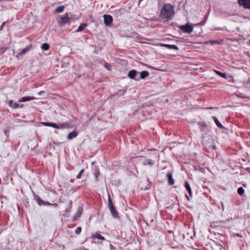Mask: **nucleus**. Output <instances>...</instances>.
I'll use <instances>...</instances> for the list:
<instances>
[{
	"mask_svg": "<svg viewBox=\"0 0 250 250\" xmlns=\"http://www.w3.org/2000/svg\"><path fill=\"white\" fill-rule=\"evenodd\" d=\"M174 15V7L170 4H164L162 8L159 17L165 21H168L171 20Z\"/></svg>",
	"mask_w": 250,
	"mask_h": 250,
	"instance_id": "1",
	"label": "nucleus"
},
{
	"mask_svg": "<svg viewBox=\"0 0 250 250\" xmlns=\"http://www.w3.org/2000/svg\"><path fill=\"white\" fill-rule=\"evenodd\" d=\"M41 124L44 126H51L57 129H61L68 128L69 126V124L67 123H61L58 125H56V124L53 123L41 122Z\"/></svg>",
	"mask_w": 250,
	"mask_h": 250,
	"instance_id": "2",
	"label": "nucleus"
},
{
	"mask_svg": "<svg viewBox=\"0 0 250 250\" xmlns=\"http://www.w3.org/2000/svg\"><path fill=\"white\" fill-rule=\"evenodd\" d=\"M193 27L192 24L187 23L185 25H181L180 29L183 32L189 34L192 32Z\"/></svg>",
	"mask_w": 250,
	"mask_h": 250,
	"instance_id": "3",
	"label": "nucleus"
},
{
	"mask_svg": "<svg viewBox=\"0 0 250 250\" xmlns=\"http://www.w3.org/2000/svg\"><path fill=\"white\" fill-rule=\"evenodd\" d=\"M104 24L106 26L110 27L112 25L113 18L110 15L105 14L103 16Z\"/></svg>",
	"mask_w": 250,
	"mask_h": 250,
	"instance_id": "4",
	"label": "nucleus"
},
{
	"mask_svg": "<svg viewBox=\"0 0 250 250\" xmlns=\"http://www.w3.org/2000/svg\"><path fill=\"white\" fill-rule=\"evenodd\" d=\"M138 72L135 70H131L128 73V77L131 79H134L136 81H139V76L137 75Z\"/></svg>",
	"mask_w": 250,
	"mask_h": 250,
	"instance_id": "5",
	"label": "nucleus"
},
{
	"mask_svg": "<svg viewBox=\"0 0 250 250\" xmlns=\"http://www.w3.org/2000/svg\"><path fill=\"white\" fill-rule=\"evenodd\" d=\"M70 22V18L68 17V15L67 14H65L64 15L62 16L61 20L58 21V23L60 25L69 23Z\"/></svg>",
	"mask_w": 250,
	"mask_h": 250,
	"instance_id": "6",
	"label": "nucleus"
},
{
	"mask_svg": "<svg viewBox=\"0 0 250 250\" xmlns=\"http://www.w3.org/2000/svg\"><path fill=\"white\" fill-rule=\"evenodd\" d=\"M34 199L38 203V204L40 205H45V206H52L54 205V204H52L51 203H49L47 202H45V201L42 200L39 196H35Z\"/></svg>",
	"mask_w": 250,
	"mask_h": 250,
	"instance_id": "7",
	"label": "nucleus"
},
{
	"mask_svg": "<svg viewBox=\"0 0 250 250\" xmlns=\"http://www.w3.org/2000/svg\"><path fill=\"white\" fill-rule=\"evenodd\" d=\"M238 2L240 5L250 9V0H238Z\"/></svg>",
	"mask_w": 250,
	"mask_h": 250,
	"instance_id": "8",
	"label": "nucleus"
},
{
	"mask_svg": "<svg viewBox=\"0 0 250 250\" xmlns=\"http://www.w3.org/2000/svg\"><path fill=\"white\" fill-rule=\"evenodd\" d=\"M78 135V132L76 130H73L72 132L69 133L67 136L68 140H71L75 137H76Z\"/></svg>",
	"mask_w": 250,
	"mask_h": 250,
	"instance_id": "9",
	"label": "nucleus"
},
{
	"mask_svg": "<svg viewBox=\"0 0 250 250\" xmlns=\"http://www.w3.org/2000/svg\"><path fill=\"white\" fill-rule=\"evenodd\" d=\"M111 213L112 215L115 217L117 218L118 217V213L116 210L115 207L114 206L108 208Z\"/></svg>",
	"mask_w": 250,
	"mask_h": 250,
	"instance_id": "10",
	"label": "nucleus"
},
{
	"mask_svg": "<svg viewBox=\"0 0 250 250\" xmlns=\"http://www.w3.org/2000/svg\"><path fill=\"white\" fill-rule=\"evenodd\" d=\"M35 99L34 97L30 96L24 97L19 100V103L25 102Z\"/></svg>",
	"mask_w": 250,
	"mask_h": 250,
	"instance_id": "11",
	"label": "nucleus"
},
{
	"mask_svg": "<svg viewBox=\"0 0 250 250\" xmlns=\"http://www.w3.org/2000/svg\"><path fill=\"white\" fill-rule=\"evenodd\" d=\"M162 46H163L168 49H174V50H179L178 47L175 45L164 44H162Z\"/></svg>",
	"mask_w": 250,
	"mask_h": 250,
	"instance_id": "12",
	"label": "nucleus"
},
{
	"mask_svg": "<svg viewBox=\"0 0 250 250\" xmlns=\"http://www.w3.org/2000/svg\"><path fill=\"white\" fill-rule=\"evenodd\" d=\"M167 176L169 184L170 185H173L174 184L175 181L173 178L172 174L171 172H168Z\"/></svg>",
	"mask_w": 250,
	"mask_h": 250,
	"instance_id": "13",
	"label": "nucleus"
},
{
	"mask_svg": "<svg viewBox=\"0 0 250 250\" xmlns=\"http://www.w3.org/2000/svg\"><path fill=\"white\" fill-rule=\"evenodd\" d=\"M93 174L95 177V180L98 181V176L100 174L99 170L97 167L93 168Z\"/></svg>",
	"mask_w": 250,
	"mask_h": 250,
	"instance_id": "14",
	"label": "nucleus"
},
{
	"mask_svg": "<svg viewBox=\"0 0 250 250\" xmlns=\"http://www.w3.org/2000/svg\"><path fill=\"white\" fill-rule=\"evenodd\" d=\"M8 104L9 106L14 109L17 108L20 106L18 104L14 103L12 100L9 101Z\"/></svg>",
	"mask_w": 250,
	"mask_h": 250,
	"instance_id": "15",
	"label": "nucleus"
},
{
	"mask_svg": "<svg viewBox=\"0 0 250 250\" xmlns=\"http://www.w3.org/2000/svg\"><path fill=\"white\" fill-rule=\"evenodd\" d=\"M82 210L81 208H79L78 210L77 213L74 216V217L73 218V221H76L78 219V218L81 216V215H82Z\"/></svg>",
	"mask_w": 250,
	"mask_h": 250,
	"instance_id": "16",
	"label": "nucleus"
},
{
	"mask_svg": "<svg viewBox=\"0 0 250 250\" xmlns=\"http://www.w3.org/2000/svg\"><path fill=\"white\" fill-rule=\"evenodd\" d=\"M148 72L146 71H143L140 73V76H139V80L141 79H144L149 75Z\"/></svg>",
	"mask_w": 250,
	"mask_h": 250,
	"instance_id": "17",
	"label": "nucleus"
},
{
	"mask_svg": "<svg viewBox=\"0 0 250 250\" xmlns=\"http://www.w3.org/2000/svg\"><path fill=\"white\" fill-rule=\"evenodd\" d=\"M87 25L86 23H81L78 27V29L76 30V32H79L82 31L87 26Z\"/></svg>",
	"mask_w": 250,
	"mask_h": 250,
	"instance_id": "18",
	"label": "nucleus"
},
{
	"mask_svg": "<svg viewBox=\"0 0 250 250\" xmlns=\"http://www.w3.org/2000/svg\"><path fill=\"white\" fill-rule=\"evenodd\" d=\"M92 236L93 238L94 239H100L102 240H105V238H104V237H103V236H102L101 235H100V234H99L98 233H94V234H92Z\"/></svg>",
	"mask_w": 250,
	"mask_h": 250,
	"instance_id": "19",
	"label": "nucleus"
},
{
	"mask_svg": "<svg viewBox=\"0 0 250 250\" xmlns=\"http://www.w3.org/2000/svg\"><path fill=\"white\" fill-rule=\"evenodd\" d=\"M185 188L188 191L190 196H192V190L189 183L188 182L185 183Z\"/></svg>",
	"mask_w": 250,
	"mask_h": 250,
	"instance_id": "20",
	"label": "nucleus"
},
{
	"mask_svg": "<svg viewBox=\"0 0 250 250\" xmlns=\"http://www.w3.org/2000/svg\"><path fill=\"white\" fill-rule=\"evenodd\" d=\"M212 119H213L214 121L215 122L216 125L220 128H223L224 126L222 125L219 122V121L218 120L217 118L214 116L212 117Z\"/></svg>",
	"mask_w": 250,
	"mask_h": 250,
	"instance_id": "21",
	"label": "nucleus"
},
{
	"mask_svg": "<svg viewBox=\"0 0 250 250\" xmlns=\"http://www.w3.org/2000/svg\"><path fill=\"white\" fill-rule=\"evenodd\" d=\"M143 163L144 165H148L152 166L154 164V162L151 159H145V160H144V161H143Z\"/></svg>",
	"mask_w": 250,
	"mask_h": 250,
	"instance_id": "22",
	"label": "nucleus"
},
{
	"mask_svg": "<svg viewBox=\"0 0 250 250\" xmlns=\"http://www.w3.org/2000/svg\"><path fill=\"white\" fill-rule=\"evenodd\" d=\"M28 48H25L23 49L20 52L18 53L17 54V57L18 58L23 55L25 54L28 51Z\"/></svg>",
	"mask_w": 250,
	"mask_h": 250,
	"instance_id": "23",
	"label": "nucleus"
},
{
	"mask_svg": "<svg viewBox=\"0 0 250 250\" xmlns=\"http://www.w3.org/2000/svg\"><path fill=\"white\" fill-rule=\"evenodd\" d=\"M198 125L200 126V128L202 130H204L207 127V125L205 122H200Z\"/></svg>",
	"mask_w": 250,
	"mask_h": 250,
	"instance_id": "24",
	"label": "nucleus"
},
{
	"mask_svg": "<svg viewBox=\"0 0 250 250\" xmlns=\"http://www.w3.org/2000/svg\"><path fill=\"white\" fill-rule=\"evenodd\" d=\"M64 6H60L56 8L55 11L56 12L60 13L62 12L64 10Z\"/></svg>",
	"mask_w": 250,
	"mask_h": 250,
	"instance_id": "25",
	"label": "nucleus"
},
{
	"mask_svg": "<svg viewBox=\"0 0 250 250\" xmlns=\"http://www.w3.org/2000/svg\"><path fill=\"white\" fill-rule=\"evenodd\" d=\"M49 45L47 43H43L41 46V48L44 51H46L49 49Z\"/></svg>",
	"mask_w": 250,
	"mask_h": 250,
	"instance_id": "26",
	"label": "nucleus"
},
{
	"mask_svg": "<svg viewBox=\"0 0 250 250\" xmlns=\"http://www.w3.org/2000/svg\"><path fill=\"white\" fill-rule=\"evenodd\" d=\"M113 206H114L112 203L111 197H110V195L108 194V208H110V207H112Z\"/></svg>",
	"mask_w": 250,
	"mask_h": 250,
	"instance_id": "27",
	"label": "nucleus"
},
{
	"mask_svg": "<svg viewBox=\"0 0 250 250\" xmlns=\"http://www.w3.org/2000/svg\"><path fill=\"white\" fill-rule=\"evenodd\" d=\"M113 206H114L112 203L111 197H110V195L108 194V208H110V207H112Z\"/></svg>",
	"mask_w": 250,
	"mask_h": 250,
	"instance_id": "28",
	"label": "nucleus"
},
{
	"mask_svg": "<svg viewBox=\"0 0 250 250\" xmlns=\"http://www.w3.org/2000/svg\"><path fill=\"white\" fill-rule=\"evenodd\" d=\"M214 71L216 73V74H217L218 75H219L223 78H226V75L225 73H222L217 70H215Z\"/></svg>",
	"mask_w": 250,
	"mask_h": 250,
	"instance_id": "29",
	"label": "nucleus"
},
{
	"mask_svg": "<svg viewBox=\"0 0 250 250\" xmlns=\"http://www.w3.org/2000/svg\"><path fill=\"white\" fill-rule=\"evenodd\" d=\"M244 189L242 187H240L237 189V192L240 195H242L244 193Z\"/></svg>",
	"mask_w": 250,
	"mask_h": 250,
	"instance_id": "30",
	"label": "nucleus"
},
{
	"mask_svg": "<svg viewBox=\"0 0 250 250\" xmlns=\"http://www.w3.org/2000/svg\"><path fill=\"white\" fill-rule=\"evenodd\" d=\"M209 43L211 45H213L214 44H219L221 43L220 42L218 41H209L207 42V43Z\"/></svg>",
	"mask_w": 250,
	"mask_h": 250,
	"instance_id": "31",
	"label": "nucleus"
},
{
	"mask_svg": "<svg viewBox=\"0 0 250 250\" xmlns=\"http://www.w3.org/2000/svg\"><path fill=\"white\" fill-rule=\"evenodd\" d=\"M83 171H84V169H82V170H81V171L79 172V174H78V175L76 177V178L77 179H79L81 178V176H82L83 173Z\"/></svg>",
	"mask_w": 250,
	"mask_h": 250,
	"instance_id": "32",
	"label": "nucleus"
},
{
	"mask_svg": "<svg viewBox=\"0 0 250 250\" xmlns=\"http://www.w3.org/2000/svg\"><path fill=\"white\" fill-rule=\"evenodd\" d=\"M7 48L5 47H0V54H3L6 51Z\"/></svg>",
	"mask_w": 250,
	"mask_h": 250,
	"instance_id": "33",
	"label": "nucleus"
},
{
	"mask_svg": "<svg viewBox=\"0 0 250 250\" xmlns=\"http://www.w3.org/2000/svg\"><path fill=\"white\" fill-rule=\"evenodd\" d=\"M82 231V229L81 227H78L75 230V233L77 234H79Z\"/></svg>",
	"mask_w": 250,
	"mask_h": 250,
	"instance_id": "34",
	"label": "nucleus"
},
{
	"mask_svg": "<svg viewBox=\"0 0 250 250\" xmlns=\"http://www.w3.org/2000/svg\"><path fill=\"white\" fill-rule=\"evenodd\" d=\"M104 67L108 70H110V68L111 67V65L109 63L107 62H105L104 65Z\"/></svg>",
	"mask_w": 250,
	"mask_h": 250,
	"instance_id": "35",
	"label": "nucleus"
},
{
	"mask_svg": "<svg viewBox=\"0 0 250 250\" xmlns=\"http://www.w3.org/2000/svg\"><path fill=\"white\" fill-rule=\"evenodd\" d=\"M4 133H5V135L6 136V137H8L9 136V132L8 131L5 130L4 131Z\"/></svg>",
	"mask_w": 250,
	"mask_h": 250,
	"instance_id": "36",
	"label": "nucleus"
},
{
	"mask_svg": "<svg viewBox=\"0 0 250 250\" xmlns=\"http://www.w3.org/2000/svg\"><path fill=\"white\" fill-rule=\"evenodd\" d=\"M5 23V22H3L2 24L0 26V30L2 29Z\"/></svg>",
	"mask_w": 250,
	"mask_h": 250,
	"instance_id": "37",
	"label": "nucleus"
},
{
	"mask_svg": "<svg viewBox=\"0 0 250 250\" xmlns=\"http://www.w3.org/2000/svg\"><path fill=\"white\" fill-rule=\"evenodd\" d=\"M186 197H187V199L189 201V197L187 195H186Z\"/></svg>",
	"mask_w": 250,
	"mask_h": 250,
	"instance_id": "38",
	"label": "nucleus"
},
{
	"mask_svg": "<svg viewBox=\"0 0 250 250\" xmlns=\"http://www.w3.org/2000/svg\"><path fill=\"white\" fill-rule=\"evenodd\" d=\"M247 170H250V167H248L247 169H246Z\"/></svg>",
	"mask_w": 250,
	"mask_h": 250,
	"instance_id": "39",
	"label": "nucleus"
}]
</instances>
